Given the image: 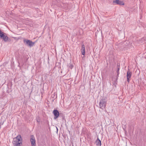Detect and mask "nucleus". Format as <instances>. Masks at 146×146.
Instances as JSON below:
<instances>
[{
  "mask_svg": "<svg viewBox=\"0 0 146 146\" xmlns=\"http://www.w3.org/2000/svg\"><path fill=\"white\" fill-rule=\"evenodd\" d=\"M14 139V140L13 143L14 146H21V144H22V139L21 135H18Z\"/></svg>",
  "mask_w": 146,
  "mask_h": 146,
  "instance_id": "f257e3e1",
  "label": "nucleus"
},
{
  "mask_svg": "<svg viewBox=\"0 0 146 146\" xmlns=\"http://www.w3.org/2000/svg\"><path fill=\"white\" fill-rule=\"evenodd\" d=\"M106 101L105 99H103L100 100L99 103V107L103 110L106 107Z\"/></svg>",
  "mask_w": 146,
  "mask_h": 146,
  "instance_id": "f03ea898",
  "label": "nucleus"
},
{
  "mask_svg": "<svg viewBox=\"0 0 146 146\" xmlns=\"http://www.w3.org/2000/svg\"><path fill=\"white\" fill-rule=\"evenodd\" d=\"M24 43L26 45H27L30 47H31L33 46L34 44H35V42H33L27 39H24L23 40Z\"/></svg>",
  "mask_w": 146,
  "mask_h": 146,
  "instance_id": "7ed1b4c3",
  "label": "nucleus"
},
{
  "mask_svg": "<svg viewBox=\"0 0 146 146\" xmlns=\"http://www.w3.org/2000/svg\"><path fill=\"white\" fill-rule=\"evenodd\" d=\"M53 113L54 115V119H56L59 116V113L58 111L57 110H54L53 111Z\"/></svg>",
  "mask_w": 146,
  "mask_h": 146,
  "instance_id": "20e7f679",
  "label": "nucleus"
},
{
  "mask_svg": "<svg viewBox=\"0 0 146 146\" xmlns=\"http://www.w3.org/2000/svg\"><path fill=\"white\" fill-rule=\"evenodd\" d=\"M30 141L32 146H35V138L34 137L33 135L31 136Z\"/></svg>",
  "mask_w": 146,
  "mask_h": 146,
  "instance_id": "39448f33",
  "label": "nucleus"
},
{
  "mask_svg": "<svg viewBox=\"0 0 146 146\" xmlns=\"http://www.w3.org/2000/svg\"><path fill=\"white\" fill-rule=\"evenodd\" d=\"M82 48L81 49V51L82 54L83 55H84L85 53V46L84 43L83 42L82 43Z\"/></svg>",
  "mask_w": 146,
  "mask_h": 146,
  "instance_id": "423d86ee",
  "label": "nucleus"
},
{
  "mask_svg": "<svg viewBox=\"0 0 146 146\" xmlns=\"http://www.w3.org/2000/svg\"><path fill=\"white\" fill-rule=\"evenodd\" d=\"M113 3L115 4H118L121 5H124V3L123 1L119 0H116L113 1Z\"/></svg>",
  "mask_w": 146,
  "mask_h": 146,
  "instance_id": "0eeeda50",
  "label": "nucleus"
},
{
  "mask_svg": "<svg viewBox=\"0 0 146 146\" xmlns=\"http://www.w3.org/2000/svg\"><path fill=\"white\" fill-rule=\"evenodd\" d=\"M2 38L3 40L5 42L7 41L8 39V37L6 35V34L5 33V34L3 36V37L1 38Z\"/></svg>",
  "mask_w": 146,
  "mask_h": 146,
  "instance_id": "6e6552de",
  "label": "nucleus"
},
{
  "mask_svg": "<svg viewBox=\"0 0 146 146\" xmlns=\"http://www.w3.org/2000/svg\"><path fill=\"white\" fill-rule=\"evenodd\" d=\"M96 145L98 146H101V141L98 138L96 141Z\"/></svg>",
  "mask_w": 146,
  "mask_h": 146,
  "instance_id": "1a4fd4ad",
  "label": "nucleus"
},
{
  "mask_svg": "<svg viewBox=\"0 0 146 146\" xmlns=\"http://www.w3.org/2000/svg\"><path fill=\"white\" fill-rule=\"evenodd\" d=\"M131 76V72L129 70H128L127 74V78H130Z\"/></svg>",
  "mask_w": 146,
  "mask_h": 146,
  "instance_id": "9d476101",
  "label": "nucleus"
},
{
  "mask_svg": "<svg viewBox=\"0 0 146 146\" xmlns=\"http://www.w3.org/2000/svg\"><path fill=\"white\" fill-rule=\"evenodd\" d=\"M5 33H3L2 31H1V30H0V37L1 38L3 37V36L5 34Z\"/></svg>",
  "mask_w": 146,
  "mask_h": 146,
  "instance_id": "9b49d317",
  "label": "nucleus"
},
{
  "mask_svg": "<svg viewBox=\"0 0 146 146\" xmlns=\"http://www.w3.org/2000/svg\"><path fill=\"white\" fill-rule=\"evenodd\" d=\"M119 67L118 66H117V76H118V75L119 74Z\"/></svg>",
  "mask_w": 146,
  "mask_h": 146,
  "instance_id": "f8f14e48",
  "label": "nucleus"
},
{
  "mask_svg": "<svg viewBox=\"0 0 146 146\" xmlns=\"http://www.w3.org/2000/svg\"><path fill=\"white\" fill-rule=\"evenodd\" d=\"M69 66V67L71 69L73 68V66L72 65V64H70Z\"/></svg>",
  "mask_w": 146,
  "mask_h": 146,
  "instance_id": "ddd939ff",
  "label": "nucleus"
},
{
  "mask_svg": "<svg viewBox=\"0 0 146 146\" xmlns=\"http://www.w3.org/2000/svg\"><path fill=\"white\" fill-rule=\"evenodd\" d=\"M127 78V81L128 82H129V78Z\"/></svg>",
  "mask_w": 146,
  "mask_h": 146,
  "instance_id": "4468645a",
  "label": "nucleus"
}]
</instances>
